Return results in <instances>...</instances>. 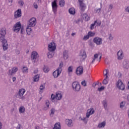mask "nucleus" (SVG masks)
<instances>
[{"instance_id": "obj_36", "label": "nucleus", "mask_w": 129, "mask_h": 129, "mask_svg": "<svg viewBox=\"0 0 129 129\" xmlns=\"http://www.w3.org/2000/svg\"><path fill=\"white\" fill-rule=\"evenodd\" d=\"M31 28V27L27 26L26 28V32L27 35H31V33H32V29Z\"/></svg>"}, {"instance_id": "obj_10", "label": "nucleus", "mask_w": 129, "mask_h": 129, "mask_svg": "<svg viewBox=\"0 0 129 129\" xmlns=\"http://www.w3.org/2000/svg\"><path fill=\"white\" fill-rule=\"evenodd\" d=\"M109 72V71H108V70L107 69L105 70V72H104V76H105L106 77L103 81V84H104L105 85H106V84L108 83V79H107V78H108V77L107 76V75L108 74Z\"/></svg>"}, {"instance_id": "obj_35", "label": "nucleus", "mask_w": 129, "mask_h": 129, "mask_svg": "<svg viewBox=\"0 0 129 129\" xmlns=\"http://www.w3.org/2000/svg\"><path fill=\"white\" fill-rule=\"evenodd\" d=\"M39 79H40V75H36L33 78V81L34 82H38Z\"/></svg>"}, {"instance_id": "obj_15", "label": "nucleus", "mask_w": 129, "mask_h": 129, "mask_svg": "<svg viewBox=\"0 0 129 129\" xmlns=\"http://www.w3.org/2000/svg\"><path fill=\"white\" fill-rule=\"evenodd\" d=\"M18 70H19V69L18 67H14L12 69L10 70L9 71V75H13L14 74H16L17 72H18Z\"/></svg>"}, {"instance_id": "obj_40", "label": "nucleus", "mask_w": 129, "mask_h": 129, "mask_svg": "<svg viewBox=\"0 0 129 129\" xmlns=\"http://www.w3.org/2000/svg\"><path fill=\"white\" fill-rule=\"evenodd\" d=\"M59 4L60 7L62 8L63 7H64V6H65V1L60 0L59 1Z\"/></svg>"}, {"instance_id": "obj_43", "label": "nucleus", "mask_w": 129, "mask_h": 129, "mask_svg": "<svg viewBox=\"0 0 129 129\" xmlns=\"http://www.w3.org/2000/svg\"><path fill=\"white\" fill-rule=\"evenodd\" d=\"M81 84L84 87H86L87 86V81H86L85 80H84L81 82Z\"/></svg>"}, {"instance_id": "obj_32", "label": "nucleus", "mask_w": 129, "mask_h": 129, "mask_svg": "<svg viewBox=\"0 0 129 129\" xmlns=\"http://www.w3.org/2000/svg\"><path fill=\"white\" fill-rule=\"evenodd\" d=\"M44 89H45V85L42 84L39 87V94H42L44 92Z\"/></svg>"}, {"instance_id": "obj_2", "label": "nucleus", "mask_w": 129, "mask_h": 129, "mask_svg": "<svg viewBox=\"0 0 129 129\" xmlns=\"http://www.w3.org/2000/svg\"><path fill=\"white\" fill-rule=\"evenodd\" d=\"M21 27V22H18L14 26L13 30L14 32H15V33H18V32H20Z\"/></svg>"}, {"instance_id": "obj_20", "label": "nucleus", "mask_w": 129, "mask_h": 129, "mask_svg": "<svg viewBox=\"0 0 129 129\" xmlns=\"http://www.w3.org/2000/svg\"><path fill=\"white\" fill-rule=\"evenodd\" d=\"M56 99L57 100H60L62 99V93L61 92H57L55 94Z\"/></svg>"}, {"instance_id": "obj_55", "label": "nucleus", "mask_w": 129, "mask_h": 129, "mask_svg": "<svg viewBox=\"0 0 129 129\" xmlns=\"http://www.w3.org/2000/svg\"><path fill=\"white\" fill-rule=\"evenodd\" d=\"M123 106H124V104H123V102H121L120 105V108H123Z\"/></svg>"}, {"instance_id": "obj_11", "label": "nucleus", "mask_w": 129, "mask_h": 129, "mask_svg": "<svg viewBox=\"0 0 129 129\" xmlns=\"http://www.w3.org/2000/svg\"><path fill=\"white\" fill-rule=\"evenodd\" d=\"M22 17V10L21 9H18L14 13V18L15 19H19Z\"/></svg>"}, {"instance_id": "obj_54", "label": "nucleus", "mask_w": 129, "mask_h": 129, "mask_svg": "<svg viewBox=\"0 0 129 129\" xmlns=\"http://www.w3.org/2000/svg\"><path fill=\"white\" fill-rule=\"evenodd\" d=\"M33 7L34 9H38V5H37L36 3H34L33 4Z\"/></svg>"}, {"instance_id": "obj_62", "label": "nucleus", "mask_w": 129, "mask_h": 129, "mask_svg": "<svg viewBox=\"0 0 129 129\" xmlns=\"http://www.w3.org/2000/svg\"><path fill=\"white\" fill-rule=\"evenodd\" d=\"M21 30V34H23V32H24V28H23V27H21V28L20 29Z\"/></svg>"}, {"instance_id": "obj_34", "label": "nucleus", "mask_w": 129, "mask_h": 129, "mask_svg": "<svg viewBox=\"0 0 129 129\" xmlns=\"http://www.w3.org/2000/svg\"><path fill=\"white\" fill-rule=\"evenodd\" d=\"M69 12L70 15H74L76 13L75 8H72L69 9Z\"/></svg>"}, {"instance_id": "obj_63", "label": "nucleus", "mask_w": 129, "mask_h": 129, "mask_svg": "<svg viewBox=\"0 0 129 129\" xmlns=\"http://www.w3.org/2000/svg\"><path fill=\"white\" fill-rule=\"evenodd\" d=\"M16 77H13V78H12V80H13V82H15V81H16Z\"/></svg>"}, {"instance_id": "obj_59", "label": "nucleus", "mask_w": 129, "mask_h": 129, "mask_svg": "<svg viewBox=\"0 0 129 129\" xmlns=\"http://www.w3.org/2000/svg\"><path fill=\"white\" fill-rule=\"evenodd\" d=\"M16 54H17V55H19V54H20V50L16 49Z\"/></svg>"}, {"instance_id": "obj_41", "label": "nucleus", "mask_w": 129, "mask_h": 129, "mask_svg": "<svg viewBox=\"0 0 129 129\" xmlns=\"http://www.w3.org/2000/svg\"><path fill=\"white\" fill-rule=\"evenodd\" d=\"M97 58H98V54L96 53L94 54V57H93L92 63H94V62H95V60H96Z\"/></svg>"}, {"instance_id": "obj_5", "label": "nucleus", "mask_w": 129, "mask_h": 129, "mask_svg": "<svg viewBox=\"0 0 129 129\" xmlns=\"http://www.w3.org/2000/svg\"><path fill=\"white\" fill-rule=\"evenodd\" d=\"M102 38L99 37H96L93 39V42L95 44H96L98 46L102 44Z\"/></svg>"}, {"instance_id": "obj_30", "label": "nucleus", "mask_w": 129, "mask_h": 129, "mask_svg": "<svg viewBox=\"0 0 129 129\" xmlns=\"http://www.w3.org/2000/svg\"><path fill=\"white\" fill-rule=\"evenodd\" d=\"M82 17L83 20H85V21H86V22H88V21H89V20H90V17H89V16H88L87 14H83Z\"/></svg>"}, {"instance_id": "obj_19", "label": "nucleus", "mask_w": 129, "mask_h": 129, "mask_svg": "<svg viewBox=\"0 0 129 129\" xmlns=\"http://www.w3.org/2000/svg\"><path fill=\"white\" fill-rule=\"evenodd\" d=\"M128 63H129L128 61H127V60L126 59H125L123 61V68H124V69H126V70L128 69V67H129Z\"/></svg>"}, {"instance_id": "obj_48", "label": "nucleus", "mask_w": 129, "mask_h": 129, "mask_svg": "<svg viewBox=\"0 0 129 129\" xmlns=\"http://www.w3.org/2000/svg\"><path fill=\"white\" fill-rule=\"evenodd\" d=\"M63 62H61L59 64V66L58 67V69H57V70H60V71H62V67H63Z\"/></svg>"}, {"instance_id": "obj_6", "label": "nucleus", "mask_w": 129, "mask_h": 129, "mask_svg": "<svg viewBox=\"0 0 129 129\" xmlns=\"http://www.w3.org/2000/svg\"><path fill=\"white\" fill-rule=\"evenodd\" d=\"M7 34L5 28L1 29L0 31V41L6 40V34Z\"/></svg>"}, {"instance_id": "obj_12", "label": "nucleus", "mask_w": 129, "mask_h": 129, "mask_svg": "<svg viewBox=\"0 0 129 129\" xmlns=\"http://www.w3.org/2000/svg\"><path fill=\"white\" fill-rule=\"evenodd\" d=\"M26 93V90L25 89H20L19 90L18 94L19 96L21 97L20 99H22V100H24L25 99V97H23L24 94Z\"/></svg>"}, {"instance_id": "obj_31", "label": "nucleus", "mask_w": 129, "mask_h": 129, "mask_svg": "<svg viewBox=\"0 0 129 129\" xmlns=\"http://www.w3.org/2000/svg\"><path fill=\"white\" fill-rule=\"evenodd\" d=\"M63 57L64 60H67L68 59V51L64 50L63 52Z\"/></svg>"}, {"instance_id": "obj_1", "label": "nucleus", "mask_w": 129, "mask_h": 129, "mask_svg": "<svg viewBox=\"0 0 129 129\" xmlns=\"http://www.w3.org/2000/svg\"><path fill=\"white\" fill-rule=\"evenodd\" d=\"M72 88L74 91H79L81 88V86L78 82H74L72 83Z\"/></svg>"}, {"instance_id": "obj_42", "label": "nucleus", "mask_w": 129, "mask_h": 129, "mask_svg": "<svg viewBox=\"0 0 129 129\" xmlns=\"http://www.w3.org/2000/svg\"><path fill=\"white\" fill-rule=\"evenodd\" d=\"M55 99H56V95L52 94L51 95V100L52 102H55Z\"/></svg>"}, {"instance_id": "obj_57", "label": "nucleus", "mask_w": 129, "mask_h": 129, "mask_svg": "<svg viewBox=\"0 0 129 129\" xmlns=\"http://www.w3.org/2000/svg\"><path fill=\"white\" fill-rule=\"evenodd\" d=\"M38 72H39V70H38V69H36L34 71L33 73L34 74H37V73H38Z\"/></svg>"}, {"instance_id": "obj_14", "label": "nucleus", "mask_w": 129, "mask_h": 129, "mask_svg": "<svg viewBox=\"0 0 129 129\" xmlns=\"http://www.w3.org/2000/svg\"><path fill=\"white\" fill-rule=\"evenodd\" d=\"M124 57V54H123V52L122 50H119L117 53V58L118 60H122Z\"/></svg>"}, {"instance_id": "obj_38", "label": "nucleus", "mask_w": 129, "mask_h": 129, "mask_svg": "<svg viewBox=\"0 0 129 129\" xmlns=\"http://www.w3.org/2000/svg\"><path fill=\"white\" fill-rule=\"evenodd\" d=\"M49 68L48 67L44 66L43 68V71L45 73H48V71H49Z\"/></svg>"}, {"instance_id": "obj_7", "label": "nucleus", "mask_w": 129, "mask_h": 129, "mask_svg": "<svg viewBox=\"0 0 129 129\" xmlns=\"http://www.w3.org/2000/svg\"><path fill=\"white\" fill-rule=\"evenodd\" d=\"M56 50V44L52 42L48 44V51L49 52H54Z\"/></svg>"}, {"instance_id": "obj_52", "label": "nucleus", "mask_w": 129, "mask_h": 129, "mask_svg": "<svg viewBox=\"0 0 129 129\" xmlns=\"http://www.w3.org/2000/svg\"><path fill=\"white\" fill-rule=\"evenodd\" d=\"M109 39L110 40V41H112V40H113V37H112L111 34H109Z\"/></svg>"}, {"instance_id": "obj_21", "label": "nucleus", "mask_w": 129, "mask_h": 129, "mask_svg": "<svg viewBox=\"0 0 129 129\" xmlns=\"http://www.w3.org/2000/svg\"><path fill=\"white\" fill-rule=\"evenodd\" d=\"M74 70V67L72 66H71L68 68V74L69 75H71L73 73V71Z\"/></svg>"}, {"instance_id": "obj_56", "label": "nucleus", "mask_w": 129, "mask_h": 129, "mask_svg": "<svg viewBox=\"0 0 129 129\" xmlns=\"http://www.w3.org/2000/svg\"><path fill=\"white\" fill-rule=\"evenodd\" d=\"M125 12H126V13H129V7H127L125 8Z\"/></svg>"}, {"instance_id": "obj_27", "label": "nucleus", "mask_w": 129, "mask_h": 129, "mask_svg": "<svg viewBox=\"0 0 129 129\" xmlns=\"http://www.w3.org/2000/svg\"><path fill=\"white\" fill-rule=\"evenodd\" d=\"M105 124H106V122H105V121H103L99 123L98 127H99V128H103V127L105 126Z\"/></svg>"}, {"instance_id": "obj_33", "label": "nucleus", "mask_w": 129, "mask_h": 129, "mask_svg": "<svg viewBox=\"0 0 129 129\" xmlns=\"http://www.w3.org/2000/svg\"><path fill=\"white\" fill-rule=\"evenodd\" d=\"M53 129H61V124L58 122L54 124V126Z\"/></svg>"}, {"instance_id": "obj_45", "label": "nucleus", "mask_w": 129, "mask_h": 129, "mask_svg": "<svg viewBox=\"0 0 129 129\" xmlns=\"http://www.w3.org/2000/svg\"><path fill=\"white\" fill-rule=\"evenodd\" d=\"M97 23V20H96L94 21V23L93 24H92L91 25V26H90L91 30H93V29H94V26L96 25Z\"/></svg>"}, {"instance_id": "obj_17", "label": "nucleus", "mask_w": 129, "mask_h": 129, "mask_svg": "<svg viewBox=\"0 0 129 129\" xmlns=\"http://www.w3.org/2000/svg\"><path fill=\"white\" fill-rule=\"evenodd\" d=\"M66 124H67V125H68L69 127H72L74 123H73V121L72 120V119H66Z\"/></svg>"}, {"instance_id": "obj_4", "label": "nucleus", "mask_w": 129, "mask_h": 129, "mask_svg": "<svg viewBox=\"0 0 129 129\" xmlns=\"http://www.w3.org/2000/svg\"><path fill=\"white\" fill-rule=\"evenodd\" d=\"M51 7L53 13L56 14L57 10L58 9V5H57V0H54L53 2L51 3Z\"/></svg>"}, {"instance_id": "obj_29", "label": "nucleus", "mask_w": 129, "mask_h": 129, "mask_svg": "<svg viewBox=\"0 0 129 129\" xmlns=\"http://www.w3.org/2000/svg\"><path fill=\"white\" fill-rule=\"evenodd\" d=\"M85 10H86V5L83 3V0L81 1V11L84 12Z\"/></svg>"}, {"instance_id": "obj_26", "label": "nucleus", "mask_w": 129, "mask_h": 129, "mask_svg": "<svg viewBox=\"0 0 129 129\" xmlns=\"http://www.w3.org/2000/svg\"><path fill=\"white\" fill-rule=\"evenodd\" d=\"M76 74L79 76L81 75V66H79L78 68H77Z\"/></svg>"}, {"instance_id": "obj_25", "label": "nucleus", "mask_w": 129, "mask_h": 129, "mask_svg": "<svg viewBox=\"0 0 129 129\" xmlns=\"http://www.w3.org/2000/svg\"><path fill=\"white\" fill-rule=\"evenodd\" d=\"M26 111V108L24 106H21L19 109V113H25Z\"/></svg>"}, {"instance_id": "obj_16", "label": "nucleus", "mask_w": 129, "mask_h": 129, "mask_svg": "<svg viewBox=\"0 0 129 129\" xmlns=\"http://www.w3.org/2000/svg\"><path fill=\"white\" fill-rule=\"evenodd\" d=\"M61 72H62V71H61L60 69H59V70L57 69L56 70L53 72L52 74L54 78H57L59 75L61 74Z\"/></svg>"}, {"instance_id": "obj_49", "label": "nucleus", "mask_w": 129, "mask_h": 129, "mask_svg": "<svg viewBox=\"0 0 129 129\" xmlns=\"http://www.w3.org/2000/svg\"><path fill=\"white\" fill-rule=\"evenodd\" d=\"M18 4L19 6H20L21 7H23V6H24V1L20 0L18 2Z\"/></svg>"}, {"instance_id": "obj_47", "label": "nucleus", "mask_w": 129, "mask_h": 129, "mask_svg": "<svg viewBox=\"0 0 129 129\" xmlns=\"http://www.w3.org/2000/svg\"><path fill=\"white\" fill-rule=\"evenodd\" d=\"M83 72H87V69H86V68H83V67H82L81 74H83Z\"/></svg>"}, {"instance_id": "obj_37", "label": "nucleus", "mask_w": 129, "mask_h": 129, "mask_svg": "<svg viewBox=\"0 0 129 129\" xmlns=\"http://www.w3.org/2000/svg\"><path fill=\"white\" fill-rule=\"evenodd\" d=\"M55 111H56V110H55V109L54 108H52L50 110V112L49 113V115L50 117H53V116H54V114H55Z\"/></svg>"}, {"instance_id": "obj_23", "label": "nucleus", "mask_w": 129, "mask_h": 129, "mask_svg": "<svg viewBox=\"0 0 129 129\" xmlns=\"http://www.w3.org/2000/svg\"><path fill=\"white\" fill-rule=\"evenodd\" d=\"M50 105V102L49 100H46L45 101V104L44 105V107H43V110H48L49 109V106Z\"/></svg>"}, {"instance_id": "obj_13", "label": "nucleus", "mask_w": 129, "mask_h": 129, "mask_svg": "<svg viewBox=\"0 0 129 129\" xmlns=\"http://www.w3.org/2000/svg\"><path fill=\"white\" fill-rule=\"evenodd\" d=\"M117 86L119 89H120L121 90H124V84H123V83H122L121 80H119L118 81Z\"/></svg>"}, {"instance_id": "obj_50", "label": "nucleus", "mask_w": 129, "mask_h": 129, "mask_svg": "<svg viewBox=\"0 0 129 129\" xmlns=\"http://www.w3.org/2000/svg\"><path fill=\"white\" fill-rule=\"evenodd\" d=\"M89 35H88V34L87 35H86L83 38V40H84L85 41H86V40H88L89 39Z\"/></svg>"}, {"instance_id": "obj_18", "label": "nucleus", "mask_w": 129, "mask_h": 129, "mask_svg": "<svg viewBox=\"0 0 129 129\" xmlns=\"http://www.w3.org/2000/svg\"><path fill=\"white\" fill-rule=\"evenodd\" d=\"M95 111L94 110V109H93V108L89 109L87 111V113L86 114V115L87 116V117H89V116H90V115L93 114V113H94V112Z\"/></svg>"}, {"instance_id": "obj_53", "label": "nucleus", "mask_w": 129, "mask_h": 129, "mask_svg": "<svg viewBox=\"0 0 129 129\" xmlns=\"http://www.w3.org/2000/svg\"><path fill=\"white\" fill-rule=\"evenodd\" d=\"M112 9H113V5L112 4H110V5L109 6V10L110 11H111V10H112Z\"/></svg>"}, {"instance_id": "obj_44", "label": "nucleus", "mask_w": 129, "mask_h": 129, "mask_svg": "<svg viewBox=\"0 0 129 129\" xmlns=\"http://www.w3.org/2000/svg\"><path fill=\"white\" fill-rule=\"evenodd\" d=\"M53 56H54V53L53 52H48L47 53V57L49 59H51V58H53Z\"/></svg>"}, {"instance_id": "obj_39", "label": "nucleus", "mask_w": 129, "mask_h": 129, "mask_svg": "<svg viewBox=\"0 0 129 129\" xmlns=\"http://www.w3.org/2000/svg\"><path fill=\"white\" fill-rule=\"evenodd\" d=\"M88 118H89V117H87V116H86V117H84L81 119L82 120H83V122L85 123V124H87V122H88Z\"/></svg>"}, {"instance_id": "obj_64", "label": "nucleus", "mask_w": 129, "mask_h": 129, "mask_svg": "<svg viewBox=\"0 0 129 129\" xmlns=\"http://www.w3.org/2000/svg\"><path fill=\"white\" fill-rule=\"evenodd\" d=\"M35 129H40V127L39 126H36Z\"/></svg>"}, {"instance_id": "obj_28", "label": "nucleus", "mask_w": 129, "mask_h": 129, "mask_svg": "<svg viewBox=\"0 0 129 129\" xmlns=\"http://www.w3.org/2000/svg\"><path fill=\"white\" fill-rule=\"evenodd\" d=\"M102 104L103 105V106L104 107V108L105 110H107V100H103L102 102Z\"/></svg>"}, {"instance_id": "obj_60", "label": "nucleus", "mask_w": 129, "mask_h": 129, "mask_svg": "<svg viewBox=\"0 0 129 129\" xmlns=\"http://www.w3.org/2000/svg\"><path fill=\"white\" fill-rule=\"evenodd\" d=\"M3 128V123H2V122L0 121V129H2Z\"/></svg>"}, {"instance_id": "obj_51", "label": "nucleus", "mask_w": 129, "mask_h": 129, "mask_svg": "<svg viewBox=\"0 0 129 129\" xmlns=\"http://www.w3.org/2000/svg\"><path fill=\"white\" fill-rule=\"evenodd\" d=\"M104 90V87L101 86L100 88H98V91H102V90Z\"/></svg>"}, {"instance_id": "obj_46", "label": "nucleus", "mask_w": 129, "mask_h": 129, "mask_svg": "<svg viewBox=\"0 0 129 129\" xmlns=\"http://www.w3.org/2000/svg\"><path fill=\"white\" fill-rule=\"evenodd\" d=\"M88 35H89V37H93L95 35V33L90 31L88 32Z\"/></svg>"}, {"instance_id": "obj_22", "label": "nucleus", "mask_w": 129, "mask_h": 129, "mask_svg": "<svg viewBox=\"0 0 129 129\" xmlns=\"http://www.w3.org/2000/svg\"><path fill=\"white\" fill-rule=\"evenodd\" d=\"M87 57V55L86 54V52L85 50H83V53L81 54L82 61H85V59H86Z\"/></svg>"}, {"instance_id": "obj_24", "label": "nucleus", "mask_w": 129, "mask_h": 129, "mask_svg": "<svg viewBox=\"0 0 129 129\" xmlns=\"http://www.w3.org/2000/svg\"><path fill=\"white\" fill-rule=\"evenodd\" d=\"M22 70L24 74H28L29 73V69L26 66L23 67Z\"/></svg>"}, {"instance_id": "obj_3", "label": "nucleus", "mask_w": 129, "mask_h": 129, "mask_svg": "<svg viewBox=\"0 0 129 129\" xmlns=\"http://www.w3.org/2000/svg\"><path fill=\"white\" fill-rule=\"evenodd\" d=\"M36 24H37V20L35 18H32L29 20L27 26L32 28L35 27Z\"/></svg>"}, {"instance_id": "obj_9", "label": "nucleus", "mask_w": 129, "mask_h": 129, "mask_svg": "<svg viewBox=\"0 0 129 129\" xmlns=\"http://www.w3.org/2000/svg\"><path fill=\"white\" fill-rule=\"evenodd\" d=\"M0 42H1L2 43L4 51H7L8 50V48L9 47V45H8V41H7V39H4L2 40H0Z\"/></svg>"}, {"instance_id": "obj_58", "label": "nucleus", "mask_w": 129, "mask_h": 129, "mask_svg": "<svg viewBox=\"0 0 129 129\" xmlns=\"http://www.w3.org/2000/svg\"><path fill=\"white\" fill-rule=\"evenodd\" d=\"M101 11V8H99L98 9H97L96 10V13H100Z\"/></svg>"}, {"instance_id": "obj_61", "label": "nucleus", "mask_w": 129, "mask_h": 129, "mask_svg": "<svg viewBox=\"0 0 129 129\" xmlns=\"http://www.w3.org/2000/svg\"><path fill=\"white\" fill-rule=\"evenodd\" d=\"M101 25V23L100 22H97L96 24V26H100Z\"/></svg>"}, {"instance_id": "obj_8", "label": "nucleus", "mask_w": 129, "mask_h": 129, "mask_svg": "<svg viewBox=\"0 0 129 129\" xmlns=\"http://www.w3.org/2000/svg\"><path fill=\"white\" fill-rule=\"evenodd\" d=\"M39 57V54H38V52L35 51H34L31 53V59L32 62L35 63L36 62V59H37Z\"/></svg>"}]
</instances>
